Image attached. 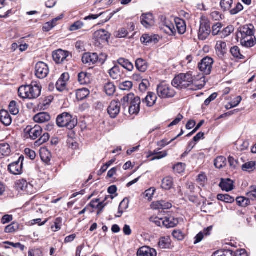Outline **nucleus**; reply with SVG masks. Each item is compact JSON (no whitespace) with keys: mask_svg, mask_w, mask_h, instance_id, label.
<instances>
[{"mask_svg":"<svg viewBox=\"0 0 256 256\" xmlns=\"http://www.w3.org/2000/svg\"><path fill=\"white\" fill-rule=\"evenodd\" d=\"M193 82L194 79L191 73H182L175 76L172 80V84L173 86L178 89L186 88L191 86L192 88L190 89L196 90L202 88V84L194 86Z\"/></svg>","mask_w":256,"mask_h":256,"instance_id":"f257e3e1","label":"nucleus"},{"mask_svg":"<svg viewBox=\"0 0 256 256\" xmlns=\"http://www.w3.org/2000/svg\"><path fill=\"white\" fill-rule=\"evenodd\" d=\"M41 90V86L37 84L22 86L18 88V96L22 98L34 99L40 96Z\"/></svg>","mask_w":256,"mask_h":256,"instance_id":"f03ea898","label":"nucleus"},{"mask_svg":"<svg viewBox=\"0 0 256 256\" xmlns=\"http://www.w3.org/2000/svg\"><path fill=\"white\" fill-rule=\"evenodd\" d=\"M56 124L58 127H66L68 130L73 129L77 125V120L68 112L59 114L56 118Z\"/></svg>","mask_w":256,"mask_h":256,"instance_id":"7ed1b4c3","label":"nucleus"},{"mask_svg":"<svg viewBox=\"0 0 256 256\" xmlns=\"http://www.w3.org/2000/svg\"><path fill=\"white\" fill-rule=\"evenodd\" d=\"M211 32L210 20L205 16L201 18L200 26L198 34V38L200 40H206Z\"/></svg>","mask_w":256,"mask_h":256,"instance_id":"20e7f679","label":"nucleus"},{"mask_svg":"<svg viewBox=\"0 0 256 256\" xmlns=\"http://www.w3.org/2000/svg\"><path fill=\"white\" fill-rule=\"evenodd\" d=\"M157 94L161 98H171L174 96L176 92L170 86L160 84L157 86Z\"/></svg>","mask_w":256,"mask_h":256,"instance_id":"39448f33","label":"nucleus"},{"mask_svg":"<svg viewBox=\"0 0 256 256\" xmlns=\"http://www.w3.org/2000/svg\"><path fill=\"white\" fill-rule=\"evenodd\" d=\"M214 60L209 56L204 58L198 64V70L204 75L210 74Z\"/></svg>","mask_w":256,"mask_h":256,"instance_id":"423d86ee","label":"nucleus"},{"mask_svg":"<svg viewBox=\"0 0 256 256\" xmlns=\"http://www.w3.org/2000/svg\"><path fill=\"white\" fill-rule=\"evenodd\" d=\"M42 129L38 125H36L32 128L31 126H28L24 130L25 137H28L31 139L34 140L40 136L42 134Z\"/></svg>","mask_w":256,"mask_h":256,"instance_id":"0eeeda50","label":"nucleus"},{"mask_svg":"<svg viewBox=\"0 0 256 256\" xmlns=\"http://www.w3.org/2000/svg\"><path fill=\"white\" fill-rule=\"evenodd\" d=\"M24 158L23 156L19 157L18 160L11 163L8 166V170L12 174L18 175L22 173L23 162Z\"/></svg>","mask_w":256,"mask_h":256,"instance_id":"6e6552de","label":"nucleus"},{"mask_svg":"<svg viewBox=\"0 0 256 256\" xmlns=\"http://www.w3.org/2000/svg\"><path fill=\"white\" fill-rule=\"evenodd\" d=\"M49 73L48 65L42 62H38L35 66V74L40 79L45 78Z\"/></svg>","mask_w":256,"mask_h":256,"instance_id":"1a4fd4ad","label":"nucleus"},{"mask_svg":"<svg viewBox=\"0 0 256 256\" xmlns=\"http://www.w3.org/2000/svg\"><path fill=\"white\" fill-rule=\"evenodd\" d=\"M130 104L128 108L130 114H137L140 110L141 100L139 96H136L133 94L132 100H130Z\"/></svg>","mask_w":256,"mask_h":256,"instance_id":"9d476101","label":"nucleus"},{"mask_svg":"<svg viewBox=\"0 0 256 256\" xmlns=\"http://www.w3.org/2000/svg\"><path fill=\"white\" fill-rule=\"evenodd\" d=\"M254 26L252 24L244 25L238 29L237 38H242L246 36L254 35Z\"/></svg>","mask_w":256,"mask_h":256,"instance_id":"9b49d317","label":"nucleus"},{"mask_svg":"<svg viewBox=\"0 0 256 256\" xmlns=\"http://www.w3.org/2000/svg\"><path fill=\"white\" fill-rule=\"evenodd\" d=\"M68 56V52L61 49L56 50L52 53L54 60L58 64H62L64 61H67Z\"/></svg>","mask_w":256,"mask_h":256,"instance_id":"f8f14e48","label":"nucleus"},{"mask_svg":"<svg viewBox=\"0 0 256 256\" xmlns=\"http://www.w3.org/2000/svg\"><path fill=\"white\" fill-rule=\"evenodd\" d=\"M16 188L18 190L26 192L28 194H32L34 192L32 185L28 183L25 180H18L16 184Z\"/></svg>","mask_w":256,"mask_h":256,"instance_id":"ddd939ff","label":"nucleus"},{"mask_svg":"<svg viewBox=\"0 0 256 256\" xmlns=\"http://www.w3.org/2000/svg\"><path fill=\"white\" fill-rule=\"evenodd\" d=\"M82 60L84 64L90 66L98 61V56L96 53L86 52L83 54Z\"/></svg>","mask_w":256,"mask_h":256,"instance_id":"4468645a","label":"nucleus"},{"mask_svg":"<svg viewBox=\"0 0 256 256\" xmlns=\"http://www.w3.org/2000/svg\"><path fill=\"white\" fill-rule=\"evenodd\" d=\"M120 109V102L116 100H112L108 108V112L112 118H114L119 114Z\"/></svg>","mask_w":256,"mask_h":256,"instance_id":"2eb2a0df","label":"nucleus"},{"mask_svg":"<svg viewBox=\"0 0 256 256\" xmlns=\"http://www.w3.org/2000/svg\"><path fill=\"white\" fill-rule=\"evenodd\" d=\"M110 34L104 30L100 29L94 33V38L98 42H104L108 41Z\"/></svg>","mask_w":256,"mask_h":256,"instance_id":"dca6fc26","label":"nucleus"},{"mask_svg":"<svg viewBox=\"0 0 256 256\" xmlns=\"http://www.w3.org/2000/svg\"><path fill=\"white\" fill-rule=\"evenodd\" d=\"M141 24L146 28H150L154 24L153 15L150 13L143 14L140 16Z\"/></svg>","mask_w":256,"mask_h":256,"instance_id":"f3484780","label":"nucleus"},{"mask_svg":"<svg viewBox=\"0 0 256 256\" xmlns=\"http://www.w3.org/2000/svg\"><path fill=\"white\" fill-rule=\"evenodd\" d=\"M136 254L137 256H156L157 252L155 249L144 246L138 250Z\"/></svg>","mask_w":256,"mask_h":256,"instance_id":"a211bd4d","label":"nucleus"},{"mask_svg":"<svg viewBox=\"0 0 256 256\" xmlns=\"http://www.w3.org/2000/svg\"><path fill=\"white\" fill-rule=\"evenodd\" d=\"M216 54L220 58H222L226 53V44L225 42L219 41L216 46Z\"/></svg>","mask_w":256,"mask_h":256,"instance_id":"6ab92c4d","label":"nucleus"},{"mask_svg":"<svg viewBox=\"0 0 256 256\" xmlns=\"http://www.w3.org/2000/svg\"><path fill=\"white\" fill-rule=\"evenodd\" d=\"M174 186V179L171 176H166L162 181L161 187L164 190H169L173 188Z\"/></svg>","mask_w":256,"mask_h":256,"instance_id":"aec40b11","label":"nucleus"},{"mask_svg":"<svg viewBox=\"0 0 256 256\" xmlns=\"http://www.w3.org/2000/svg\"><path fill=\"white\" fill-rule=\"evenodd\" d=\"M141 42L146 46L154 42L156 44L158 42V36L156 35L150 36L148 34H144L140 38Z\"/></svg>","mask_w":256,"mask_h":256,"instance_id":"412c9836","label":"nucleus"},{"mask_svg":"<svg viewBox=\"0 0 256 256\" xmlns=\"http://www.w3.org/2000/svg\"><path fill=\"white\" fill-rule=\"evenodd\" d=\"M50 120V116L48 112H40L34 117V120L38 123H44L48 122Z\"/></svg>","mask_w":256,"mask_h":256,"instance_id":"4be33fe9","label":"nucleus"},{"mask_svg":"<svg viewBox=\"0 0 256 256\" xmlns=\"http://www.w3.org/2000/svg\"><path fill=\"white\" fill-rule=\"evenodd\" d=\"M157 97L156 94L152 92H148L147 96L142 100V102L146 103L148 107L153 106L156 100Z\"/></svg>","mask_w":256,"mask_h":256,"instance_id":"5701e85b","label":"nucleus"},{"mask_svg":"<svg viewBox=\"0 0 256 256\" xmlns=\"http://www.w3.org/2000/svg\"><path fill=\"white\" fill-rule=\"evenodd\" d=\"M152 206L154 209L168 210L172 208V204L170 202L160 200L153 202Z\"/></svg>","mask_w":256,"mask_h":256,"instance_id":"b1692460","label":"nucleus"},{"mask_svg":"<svg viewBox=\"0 0 256 256\" xmlns=\"http://www.w3.org/2000/svg\"><path fill=\"white\" fill-rule=\"evenodd\" d=\"M219 186L223 190L226 192L232 190L234 188L233 181L229 178L226 180L222 179L219 184Z\"/></svg>","mask_w":256,"mask_h":256,"instance_id":"393cba45","label":"nucleus"},{"mask_svg":"<svg viewBox=\"0 0 256 256\" xmlns=\"http://www.w3.org/2000/svg\"><path fill=\"white\" fill-rule=\"evenodd\" d=\"M10 152L11 149L8 144H0V158L8 156Z\"/></svg>","mask_w":256,"mask_h":256,"instance_id":"a878e982","label":"nucleus"},{"mask_svg":"<svg viewBox=\"0 0 256 256\" xmlns=\"http://www.w3.org/2000/svg\"><path fill=\"white\" fill-rule=\"evenodd\" d=\"M178 219L174 218L172 216L168 218L166 217L165 219L162 221V226L167 228H174L178 224Z\"/></svg>","mask_w":256,"mask_h":256,"instance_id":"bb28decb","label":"nucleus"},{"mask_svg":"<svg viewBox=\"0 0 256 256\" xmlns=\"http://www.w3.org/2000/svg\"><path fill=\"white\" fill-rule=\"evenodd\" d=\"M171 246V240L170 236H166L160 238L158 246L160 248H170Z\"/></svg>","mask_w":256,"mask_h":256,"instance_id":"cd10ccee","label":"nucleus"},{"mask_svg":"<svg viewBox=\"0 0 256 256\" xmlns=\"http://www.w3.org/2000/svg\"><path fill=\"white\" fill-rule=\"evenodd\" d=\"M136 67L140 72H145L148 69V63L142 58H139L136 60Z\"/></svg>","mask_w":256,"mask_h":256,"instance_id":"c85d7f7f","label":"nucleus"},{"mask_svg":"<svg viewBox=\"0 0 256 256\" xmlns=\"http://www.w3.org/2000/svg\"><path fill=\"white\" fill-rule=\"evenodd\" d=\"M0 120L5 126H10L12 122L10 115L6 111L0 112Z\"/></svg>","mask_w":256,"mask_h":256,"instance_id":"c756f323","label":"nucleus"},{"mask_svg":"<svg viewBox=\"0 0 256 256\" xmlns=\"http://www.w3.org/2000/svg\"><path fill=\"white\" fill-rule=\"evenodd\" d=\"M175 23L179 34H182L186 31V25L184 20L180 18L175 19Z\"/></svg>","mask_w":256,"mask_h":256,"instance_id":"7c9ffc66","label":"nucleus"},{"mask_svg":"<svg viewBox=\"0 0 256 256\" xmlns=\"http://www.w3.org/2000/svg\"><path fill=\"white\" fill-rule=\"evenodd\" d=\"M118 64L128 71H132L134 69L133 64L128 60L124 58H120L118 60Z\"/></svg>","mask_w":256,"mask_h":256,"instance_id":"2f4dec72","label":"nucleus"},{"mask_svg":"<svg viewBox=\"0 0 256 256\" xmlns=\"http://www.w3.org/2000/svg\"><path fill=\"white\" fill-rule=\"evenodd\" d=\"M90 74L82 72L78 74V80L81 84H88L90 82Z\"/></svg>","mask_w":256,"mask_h":256,"instance_id":"473e14b6","label":"nucleus"},{"mask_svg":"<svg viewBox=\"0 0 256 256\" xmlns=\"http://www.w3.org/2000/svg\"><path fill=\"white\" fill-rule=\"evenodd\" d=\"M90 90L86 88L78 89L76 92V98L78 100H82L90 94Z\"/></svg>","mask_w":256,"mask_h":256,"instance_id":"72a5a7b5","label":"nucleus"},{"mask_svg":"<svg viewBox=\"0 0 256 256\" xmlns=\"http://www.w3.org/2000/svg\"><path fill=\"white\" fill-rule=\"evenodd\" d=\"M110 77L114 80H118L120 77V70L118 66L116 65L109 70Z\"/></svg>","mask_w":256,"mask_h":256,"instance_id":"f704fd0d","label":"nucleus"},{"mask_svg":"<svg viewBox=\"0 0 256 256\" xmlns=\"http://www.w3.org/2000/svg\"><path fill=\"white\" fill-rule=\"evenodd\" d=\"M164 29L165 32L169 36H174L176 34L174 25L170 22H165Z\"/></svg>","mask_w":256,"mask_h":256,"instance_id":"c9c22d12","label":"nucleus"},{"mask_svg":"<svg viewBox=\"0 0 256 256\" xmlns=\"http://www.w3.org/2000/svg\"><path fill=\"white\" fill-rule=\"evenodd\" d=\"M40 155L42 160L46 164H48L51 159L50 152L46 148L40 150Z\"/></svg>","mask_w":256,"mask_h":256,"instance_id":"e433bc0d","label":"nucleus"},{"mask_svg":"<svg viewBox=\"0 0 256 256\" xmlns=\"http://www.w3.org/2000/svg\"><path fill=\"white\" fill-rule=\"evenodd\" d=\"M104 90L107 95L111 96L116 91V87L112 82H108L104 84Z\"/></svg>","mask_w":256,"mask_h":256,"instance_id":"4c0bfd02","label":"nucleus"},{"mask_svg":"<svg viewBox=\"0 0 256 256\" xmlns=\"http://www.w3.org/2000/svg\"><path fill=\"white\" fill-rule=\"evenodd\" d=\"M133 97V94L130 93L128 94L126 96H124L120 100V103L122 105V106L124 110L128 107L129 108L130 104V100H132V98Z\"/></svg>","mask_w":256,"mask_h":256,"instance_id":"58836bf2","label":"nucleus"},{"mask_svg":"<svg viewBox=\"0 0 256 256\" xmlns=\"http://www.w3.org/2000/svg\"><path fill=\"white\" fill-rule=\"evenodd\" d=\"M226 160L224 156H219L214 160V166L218 168H222L226 166Z\"/></svg>","mask_w":256,"mask_h":256,"instance_id":"ea45409f","label":"nucleus"},{"mask_svg":"<svg viewBox=\"0 0 256 256\" xmlns=\"http://www.w3.org/2000/svg\"><path fill=\"white\" fill-rule=\"evenodd\" d=\"M110 198L112 200L113 199L114 197L112 196H106L104 200L100 202V201L98 202L96 208L98 210L97 212V215H100L102 212L104 208L106 206L107 203H105V201L107 200V199Z\"/></svg>","mask_w":256,"mask_h":256,"instance_id":"a19ab883","label":"nucleus"},{"mask_svg":"<svg viewBox=\"0 0 256 256\" xmlns=\"http://www.w3.org/2000/svg\"><path fill=\"white\" fill-rule=\"evenodd\" d=\"M20 225L16 222H13L10 224L6 226L4 232L6 233H12L20 229Z\"/></svg>","mask_w":256,"mask_h":256,"instance_id":"79ce46f5","label":"nucleus"},{"mask_svg":"<svg viewBox=\"0 0 256 256\" xmlns=\"http://www.w3.org/2000/svg\"><path fill=\"white\" fill-rule=\"evenodd\" d=\"M212 256H234V252L230 250H222L216 252Z\"/></svg>","mask_w":256,"mask_h":256,"instance_id":"37998d69","label":"nucleus"},{"mask_svg":"<svg viewBox=\"0 0 256 256\" xmlns=\"http://www.w3.org/2000/svg\"><path fill=\"white\" fill-rule=\"evenodd\" d=\"M250 198L248 197L244 198L242 196L238 197L236 199V201L240 206L246 207L250 204Z\"/></svg>","mask_w":256,"mask_h":256,"instance_id":"c03bdc74","label":"nucleus"},{"mask_svg":"<svg viewBox=\"0 0 256 256\" xmlns=\"http://www.w3.org/2000/svg\"><path fill=\"white\" fill-rule=\"evenodd\" d=\"M230 52L232 56L236 58L244 59V58L241 54L240 49L238 46H234L232 47Z\"/></svg>","mask_w":256,"mask_h":256,"instance_id":"a18cd8bd","label":"nucleus"},{"mask_svg":"<svg viewBox=\"0 0 256 256\" xmlns=\"http://www.w3.org/2000/svg\"><path fill=\"white\" fill-rule=\"evenodd\" d=\"M217 198L219 200L223 201L226 203H232L234 200V198L227 194H218L217 196Z\"/></svg>","mask_w":256,"mask_h":256,"instance_id":"49530a36","label":"nucleus"},{"mask_svg":"<svg viewBox=\"0 0 256 256\" xmlns=\"http://www.w3.org/2000/svg\"><path fill=\"white\" fill-rule=\"evenodd\" d=\"M232 3V0H221L220 6L224 11H226L230 10Z\"/></svg>","mask_w":256,"mask_h":256,"instance_id":"de8ad7c7","label":"nucleus"},{"mask_svg":"<svg viewBox=\"0 0 256 256\" xmlns=\"http://www.w3.org/2000/svg\"><path fill=\"white\" fill-rule=\"evenodd\" d=\"M234 28L233 26L230 25L224 28L220 32L221 38H226L230 35L234 31Z\"/></svg>","mask_w":256,"mask_h":256,"instance_id":"09e8293b","label":"nucleus"},{"mask_svg":"<svg viewBox=\"0 0 256 256\" xmlns=\"http://www.w3.org/2000/svg\"><path fill=\"white\" fill-rule=\"evenodd\" d=\"M9 110L13 115H16L19 112V109L16 101H12L9 104Z\"/></svg>","mask_w":256,"mask_h":256,"instance_id":"8fccbe9b","label":"nucleus"},{"mask_svg":"<svg viewBox=\"0 0 256 256\" xmlns=\"http://www.w3.org/2000/svg\"><path fill=\"white\" fill-rule=\"evenodd\" d=\"M240 42L243 46L246 48H251L254 46L256 44V38L249 39V40H240Z\"/></svg>","mask_w":256,"mask_h":256,"instance_id":"3c124183","label":"nucleus"},{"mask_svg":"<svg viewBox=\"0 0 256 256\" xmlns=\"http://www.w3.org/2000/svg\"><path fill=\"white\" fill-rule=\"evenodd\" d=\"M50 138V135L48 133H44L40 138L36 142L35 144L36 146H40L44 143L46 142Z\"/></svg>","mask_w":256,"mask_h":256,"instance_id":"603ef678","label":"nucleus"},{"mask_svg":"<svg viewBox=\"0 0 256 256\" xmlns=\"http://www.w3.org/2000/svg\"><path fill=\"white\" fill-rule=\"evenodd\" d=\"M66 82L64 80H61L58 79L57 81L56 86L58 90L60 92L64 91L66 88Z\"/></svg>","mask_w":256,"mask_h":256,"instance_id":"864d4df0","label":"nucleus"},{"mask_svg":"<svg viewBox=\"0 0 256 256\" xmlns=\"http://www.w3.org/2000/svg\"><path fill=\"white\" fill-rule=\"evenodd\" d=\"M255 162H250L244 164L242 168L244 171L251 172L253 170Z\"/></svg>","mask_w":256,"mask_h":256,"instance_id":"5fc2aeb1","label":"nucleus"},{"mask_svg":"<svg viewBox=\"0 0 256 256\" xmlns=\"http://www.w3.org/2000/svg\"><path fill=\"white\" fill-rule=\"evenodd\" d=\"M132 83L130 81H126L120 84V88L123 90H129L132 87Z\"/></svg>","mask_w":256,"mask_h":256,"instance_id":"6e6d98bb","label":"nucleus"},{"mask_svg":"<svg viewBox=\"0 0 256 256\" xmlns=\"http://www.w3.org/2000/svg\"><path fill=\"white\" fill-rule=\"evenodd\" d=\"M222 28V24L220 22L216 23V24L214 25L212 27V34L213 36H216L218 34L220 35V31L221 28Z\"/></svg>","mask_w":256,"mask_h":256,"instance_id":"4d7b16f0","label":"nucleus"},{"mask_svg":"<svg viewBox=\"0 0 256 256\" xmlns=\"http://www.w3.org/2000/svg\"><path fill=\"white\" fill-rule=\"evenodd\" d=\"M150 84L148 80H142V82L139 85L140 90L142 92H144L150 86Z\"/></svg>","mask_w":256,"mask_h":256,"instance_id":"13d9d810","label":"nucleus"},{"mask_svg":"<svg viewBox=\"0 0 256 256\" xmlns=\"http://www.w3.org/2000/svg\"><path fill=\"white\" fill-rule=\"evenodd\" d=\"M248 197L254 200L256 198V186H252L250 188V190L246 193Z\"/></svg>","mask_w":256,"mask_h":256,"instance_id":"bf43d9fd","label":"nucleus"},{"mask_svg":"<svg viewBox=\"0 0 256 256\" xmlns=\"http://www.w3.org/2000/svg\"><path fill=\"white\" fill-rule=\"evenodd\" d=\"M172 234L174 238L177 239L178 240H182L184 238V235L180 230H174Z\"/></svg>","mask_w":256,"mask_h":256,"instance_id":"052dcab7","label":"nucleus"},{"mask_svg":"<svg viewBox=\"0 0 256 256\" xmlns=\"http://www.w3.org/2000/svg\"><path fill=\"white\" fill-rule=\"evenodd\" d=\"M243 8L244 7L240 3H238L234 8L230 10V13L232 15L236 14L242 11Z\"/></svg>","mask_w":256,"mask_h":256,"instance_id":"680f3d73","label":"nucleus"},{"mask_svg":"<svg viewBox=\"0 0 256 256\" xmlns=\"http://www.w3.org/2000/svg\"><path fill=\"white\" fill-rule=\"evenodd\" d=\"M84 26L83 23L80 21H77L72 24L70 27L71 31H74L81 28Z\"/></svg>","mask_w":256,"mask_h":256,"instance_id":"e2e57ef3","label":"nucleus"},{"mask_svg":"<svg viewBox=\"0 0 256 256\" xmlns=\"http://www.w3.org/2000/svg\"><path fill=\"white\" fill-rule=\"evenodd\" d=\"M129 200L127 198H124L119 205V209L122 210H126L128 207Z\"/></svg>","mask_w":256,"mask_h":256,"instance_id":"0e129e2a","label":"nucleus"},{"mask_svg":"<svg viewBox=\"0 0 256 256\" xmlns=\"http://www.w3.org/2000/svg\"><path fill=\"white\" fill-rule=\"evenodd\" d=\"M228 162L230 167L232 169H236L238 165V161L233 157L230 156L228 158Z\"/></svg>","mask_w":256,"mask_h":256,"instance_id":"69168bd1","label":"nucleus"},{"mask_svg":"<svg viewBox=\"0 0 256 256\" xmlns=\"http://www.w3.org/2000/svg\"><path fill=\"white\" fill-rule=\"evenodd\" d=\"M26 154L32 160H34L36 156V152L34 150H32L30 148H26L25 150Z\"/></svg>","mask_w":256,"mask_h":256,"instance_id":"338daca9","label":"nucleus"},{"mask_svg":"<svg viewBox=\"0 0 256 256\" xmlns=\"http://www.w3.org/2000/svg\"><path fill=\"white\" fill-rule=\"evenodd\" d=\"M128 34V31L124 28H122L118 30L116 34V37L119 38H125Z\"/></svg>","mask_w":256,"mask_h":256,"instance_id":"774afa93","label":"nucleus"}]
</instances>
